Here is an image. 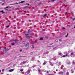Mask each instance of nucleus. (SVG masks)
Wrapping results in <instances>:
<instances>
[{
  "mask_svg": "<svg viewBox=\"0 0 75 75\" xmlns=\"http://www.w3.org/2000/svg\"><path fill=\"white\" fill-rule=\"evenodd\" d=\"M71 55H73V54H73V53H71Z\"/></svg>",
  "mask_w": 75,
  "mask_h": 75,
  "instance_id": "nucleus-20",
  "label": "nucleus"
},
{
  "mask_svg": "<svg viewBox=\"0 0 75 75\" xmlns=\"http://www.w3.org/2000/svg\"><path fill=\"white\" fill-rule=\"evenodd\" d=\"M63 29L64 30V29H65V28H63Z\"/></svg>",
  "mask_w": 75,
  "mask_h": 75,
  "instance_id": "nucleus-37",
  "label": "nucleus"
},
{
  "mask_svg": "<svg viewBox=\"0 0 75 75\" xmlns=\"http://www.w3.org/2000/svg\"><path fill=\"white\" fill-rule=\"evenodd\" d=\"M49 75H52V74H49Z\"/></svg>",
  "mask_w": 75,
  "mask_h": 75,
  "instance_id": "nucleus-28",
  "label": "nucleus"
},
{
  "mask_svg": "<svg viewBox=\"0 0 75 75\" xmlns=\"http://www.w3.org/2000/svg\"><path fill=\"white\" fill-rule=\"evenodd\" d=\"M16 4H18V3H16Z\"/></svg>",
  "mask_w": 75,
  "mask_h": 75,
  "instance_id": "nucleus-40",
  "label": "nucleus"
},
{
  "mask_svg": "<svg viewBox=\"0 0 75 75\" xmlns=\"http://www.w3.org/2000/svg\"><path fill=\"white\" fill-rule=\"evenodd\" d=\"M20 2L18 3V4H20Z\"/></svg>",
  "mask_w": 75,
  "mask_h": 75,
  "instance_id": "nucleus-50",
  "label": "nucleus"
},
{
  "mask_svg": "<svg viewBox=\"0 0 75 75\" xmlns=\"http://www.w3.org/2000/svg\"><path fill=\"white\" fill-rule=\"evenodd\" d=\"M47 17V14H45L43 16V17H44V18H45Z\"/></svg>",
  "mask_w": 75,
  "mask_h": 75,
  "instance_id": "nucleus-6",
  "label": "nucleus"
},
{
  "mask_svg": "<svg viewBox=\"0 0 75 75\" xmlns=\"http://www.w3.org/2000/svg\"><path fill=\"white\" fill-rule=\"evenodd\" d=\"M17 58V57H15V58Z\"/></svg>",
  "mask_w": 75,
  "mask_h": 75,
  "instance_id": "nucleus-44",
  "label": "nucleus"
},
{
  "mask_svg": "<svg viewBox=\"0 0 75 75\" xmlns=\"http://www.w3.org/2000/svg\"><path fill=\"white\" fill-rule=\"evenodd\" d=\"M24 12L25 13H26L27 12V11H25Z\"/></svg>",
  "mask_w": 75,
  "mask_h": 75,
  "instance_id": "nucleus-34",
  "label": "nucleus"
},
{
  "mask_svg": "<svg viewBox=\"0 0 75 75\" xmlns=\"http://www.w3.org/2000/svg\"><path fill=\"white\" fill-rule=\"evenodd\" d=\"M59 74H60V75H63L64 74V72L62 71H59Z\"/></svg>",
  "mask_w": 75,
  "mask_h": 75,
  "instance_id": "nucleus-3",
  "label": "nucleus"
},
{
  "mask_svg": "<svg viewBox=\"0 0 75 75\" xmlns=\"http://www.w3.org/2000/svg\"><path fill=\"white\" fill-rule=\"evenodd\" d=\"M4 11H0V12H2V13L3 14H4Z\"/></svg>",
  "mask_w": 75,
  "mask_h": 75,
  "instance_id": "nucleus-7",
  "label": "nucleus"
},
{
  "mask_svg": "<svg viewBox=\"0 0 75 75\" xmlns=\"http://www.w3.org/2000/svg\"><path fill=\"white\" fill-rule=\"evenodd\" d=\"M67 75H69V73L68 72H67Z\"/></svg>",
  "mask_w": 75,
  "mask_h": 75,
  "instance_id": "nucleus-18",
  "label": "nucleus"
},
{
  "mask_svg": "<svg viewBox=\"0 0 75 75\" xmlns=\"http://www.w3.org/2000/svg\"><path fill=\"white\" fill-rule=\"evenodd\" d=\"M45 64H45V62L43 63V64L44 65H45Z\"/></svg>",
  "mask_w": 75,
  "mask_h": 75,
  "instance_id": "nucleus-15",
  "label": "nucleus"
},
{
  "mask_svg": "<svg viewBox=\"0 0 75 75\" xmlns=\"http://www.w3.org/2000/svg\"><path fill=\"white\" fill-rule=\"evenodd\" d=\"M55 1V0H51V1L52 2H54Z\"/></svg>",
  "mask_w": 75,
  "mask_h": 75,
  "instance_id": "nucleus-12",
  "label": "nucleus"
},
{
  "mask_svg": "<svg viewBox=\"0 0 75 75\" xmlns=\"http://www.w3.org/2000/svg\"><path fill=\"white\" fill-rule=\"evenodd\" d=\"M25 46L27 48H28L29 47V44L28 43L27 44L25 45Z\"/></svg>",
  "mask_w": 75,
  "mask_h": 75,
  "instance_id": "nucleus-2",
  "label": "nucleus"
},
{
  "mask_svg": "<svg viewBox=\"0 0 75 75\" xmlns=\"http://www.w3.org/2000/svg\"><path fill=\"white\" fill-rule=\"evenodd\" d=\"M24 2H25V1H21V3H24Z\"/></svg>",
  "mask_w": 75,
  "mask_h": 75,
  "instance_id": "nucleus-9",
  "label": "nucleus"
},
{
  "mask_svg": "<svg viewBox=\"0 0 75 75\" xmlns=\"http://www.w3.org/2000/svg\"><path fill=\"white\" fill-rule=\"evenodd\" d=\"M62 57H65V55H63V56Z\"/></svg>",
  "mask_w": 75,
  "mask_h": 75,
  "instance_id": "nucleus-22",
  "label": "nucleus"
},
{
  "mask_svg": "<svg viewBox=\"0 0 75 75\" xmlns=\"http://www.w3.org/2000/svg\"><path fill=\"white\" fill-rule=\"evenodd\" d=\"M26 57L25 56H20L19 57V58H20V57Z\"/></svg>",
  "mask_w": 75,
  "mask_h": 75,
  "instance_id": "nucleus-8",
  "label": "nucleus"
},
{
  "mask_svg": "<svg viewBox=\"0 0 75 75\" xmlns=\"http://www.w3.org/2000/svg\"><path fill=\"white\" fill-rule=\"evenodd\" d=\"M30 44H34V43H33V42H30Z\"/></svg>",
  "mask_w": 75,
  "mask_h": 75,
  "instance_id": "nucleus-33",
  "label": "nucleus"
},
{
  "mask_svg": "<svg viewBox=\"0 0 75 75\" xmlns=\"http://www.w3.org/2000/svg\"><path fill=\"white\" fill-rule=\"evenodd\" d=\"M22 50H20V51H21H21H22Z\"/></svg>",
  "mask_w": 75,
  "mask_h": 75,
  "instance_id": "nucleus-29",
  "label": "nucleus"
},
{
  "mask_svg": "<svg viewBox=\"0 0 75 75\" xmlns=\"http://www.w3.org/2000/svg\"><path fill=\"white\" fill-rule=\"evenodd\" d=\"M49 53V52H48L47 53V52H46V54H48Z\"/></svg>",
  "mask_w": 75,
  "mask_h": 75,
  "instance_id": "nucleus-42",
  "label": "nucleus"
},
{
  "mask_svg": "<svg viewBox=\"0 0 75 75\" xmlns=\"http://www.w3.org/2000/svg\"><path fill=\"white\" fill-rule=\"evenodd\" d=\"M6 10H7V11H10V10H8V9H6Z\"/></svg>",
  "mask_w": 75,
  "mask_h": 75,
  "instance_id": "nucleus-21",
  "label": "nucleus"
},
{
  "mask_svg": "<svg viewBox=\"0 0 75 75\" xmlns=\"http://www.w3.org/2000/svg\"><path fill=\"white\" fill-rule=\"evenodd\" d=\"M10 5L11 6L12 5H13V4H10Z\"/></svg>",
  "mask_w": 75,
  "mask_h": 75,
  "instance_id": "nucleus-43",
  "label": "nucleus"
},
{
  "mask_svg": "<svg viewBox=\"0 0 75 75\" xmlns=\"http://www.w3.org/2000/svg\"><path fill=\"white\" fill-rule=\"evenodd\" d=\"M28 6H25V8H27L28 7Z\"/></svg>",
  "mask_w": 75,
  "mask_h": 75,
  "instance_id": "nucleus-23",
  "label": "nucleus"
},
{
  "mask_svg": "<svg viewBox=\"0 0 75 75\" xmlns=\"http://www.w3.org/2000/svg\"><path fill=\"white\" fill-rule=\"evenodd\" d=\"M40 70H38V71L39 72H40Z\"/></svg>",
  "mask_w": 75,
  "mask_h": 75,
  "instance_id": "nucleus-31",
  "label": "nucleus"
},
{
  "mask_svg": "<svg viewBox=\"0 0 75 75\" xmlns=\"http://www.w3.org/2000/svg\"><path fill=\"white\" fill-rule=\"evenodd\" d=\"M15 44V43H11V45H14Z\"/></svg>",
  "mask_w": 75,
  "mask_h": 75,
  "instance_id": "nucleus-11",
  "label": "nucleus"
},
{
  "mask_svg": "<svg viewBox=\"0 0 75 75\" xmlns=\"http://www.w3.org/2000/svg\"><path fill=\"white\" fill-rule=\"evenodd\" d=\"M59 41H61V39H59Z\"/></svg>",
  "mask_w": 75,
  "mask_h": 75,
  "instance_id": "nucleus-47",
  "label": "nucleus"
},
{
  "mask_svg": "<svg viewBox=\"0 0 75 75\" xmlns=\"http://www.w3.org/2000/svg\"><path fill=\"white\" fill-rule=\"evenodd\" d=\"M52 44H53V43H52L51 44H50V45H52Z\"/></svg>",
  "mask_w": 75,
  "mask_h": 75,
  "instance_id": "nucleus-45",
  "label": "nucleus"
},
{
  "mask_svg": "<svg viewBox=\"0 0 75 75\" xmlns=\"http://www.w3.org/2000/svg\"><path fill=\"white\" fill-rule=\"evenodd\" d=\"M15 44H17V41H15Z\"/></svg>",
  "mask_w": 75,
  "mask_h": 75,
  "instance_id": "nucleus-14",
  "label": "nucleus"
},
{
  "mask_svg": "<svg viewBox=\"0 0 75 75\" xmlns=\"http://www.w3.org/2000/svg\"><path fill=\"white\" fill-rule=\"evenodd\" d=\"M6 8H6H6H4L5 9H6Z\"/></svg>",
  "mask_w": 75,
  "mask_h": 75,
  "instance_id": "nucleus-48",
  "label": "nucleus"
},
{
  "mask_svg": "<svg viewBox=\"0 0 75 75\" xmlns=\"http://www.w3.org/2000/svg\"><path fill=\"white\" fill-rule=\"evenodd\" d=\"M47 47H51V46H47Z\"/></svg>",
  "mask_w": 75,
  "mask_h": 75,
  "instance_id": "nucleus-41",
  "label": "nucleus"
},
{
  "mask_svg": "<svg viewBox=\"0 0 75 75\" xmlns=\"http://www.w3.org/2000/svg\"><path fill=\"white\" fill-rule=\"evenodd\" d=\"M2 71H4V70H2Z\"/></svg>",
  "mask_w": 75,
  "mask_h": 75,
  "instance_id": "nucleus-46",
  "label": "nucleus"
},
{
  "mask_svg": "<svg viewBox=\"0 0 75 75\" xmlns=\"http://www.w3.org/2000/svg\"><path fill=\"white\" fill-rule=\"evenodd\" d=\"M6 28H8L9 27V25H7L6 26Z\"/></svg>",
  "mask_w": 75,
  "mask_h": 75,
  "instance_id": "nucleus-16",
  "label": "nucleus"
},
{
  "mask_svg": "<svg viewBox=\"0 0 75 75\" xmlns=\"http://www.w3.org/2000/svg\"><path fill=\"white\" fill-rule=\"evenodd\" d=\"M59 55H61V53H59Z\"/></svg>",
  "mask_w": 75,
  "mask_h": 75,
  "instance_id": "nucleus-25",
  "label": "nucleus"
},
{
  "mask_svg": "<svg viewBox=\"0 0 75 75\" xmlns=\"http://www.w3.org/2000/svg\"><path fill=\"white\" fill-rule=\"evenodd\" d=\"M64 1H66V0H64Z\"/></svg>",
  "mask_w": 75,
  "mask_h": 75,
  "instance_id": "nucleus-52",
  "label": "nucleus"
},
{
  "mask_svg": "<svg viewBox=\"0 0 75 75\" xmlns=\"http://www.w3.org/2000/svg\"><path fill=\"white\" fill-rule=\"evenodd\" d=\"M47 74H48V73H49L48 71H47Z\"/></svg>",
  "mask_w": 75,
  "mask_h": 75,
  "instance_id": "nucleus-26",
  "label": "nucleus"
},
{
  "mask_svg": "<svg viewBox=\"0 0 75 75\" xmlns=\"http://www.w3.org/2000/svg\"><path fill=\"white\" fill-rule=\"evenodd\" d=\"M56 41V42H58V39H56V40H55Z\"/></svg>",
  "mask_w": 75,
  "mask_h": 75,
  "instance_id": "nucleus-19",
  "label": "nucleus"
},
{
  "mask_svg": "<svg viewBox=\"0 0 75 75\" xmlns=\"http://www.w3.org/2000/svg\"><path fill=\"white\" fill-rule=\"evenodd\" d=\"M30 29H29L27 34H25L26 37L27 38L30 39V38H32V36L31 35V34L30 33Z\"/></svg>",
  "mask_w": 75,
  "mask_h": 75,
  "instance_id": "nucleus-1",
  "label": "nucleus"
},
{
  "mask_svg": "<svg viewBox=\"0 0 75 75\" xmlns=\"http://www.w3.org/2000/svg\"><path fill=\"white\" fill-rule=\"evenodd\" d=\"M57 69L56 70V71H57Z\"/></svg>",
  "mask_w": 75,
  "mask_h": 75,
  "instance_id": "nucleus-53",
  "label": "nucleus"
},
{
  "mask_svg": "<svg viewBox=\"0 0 75 75\" xmlns=\"http://www.w3.org/2000/svg\"><path fill=\"white\" fill-rule=\"evenodd\" d=\"M65 56H68V54H66V55H65Z\"/></svg>",
  "mask_w": 75,
  "mask_h": 75,
  "instance_id": "nucleus-27",
  "label": "nucleus"
},
{
  "mask_svg": "<svg viewBox=\"0 0 75 75\" xmlns=\"http://www.w3.org/2000/svg\"><path fill=\"white\" fill-rule=\"evenodd\" d=\"M32 47L33 48H34V45H32Z\"/></svg>",
  "mask_w": 75,
  "mask_h": 75,
  "instance_id": "nucleus-35",
  "label": "nucleus"
},
{
  "mask_svg": "<svg viewBox=\"0 0 75 75\" xmlns=\"http://www.w3.org/2000/svg\"><path fill=\"white\" fill-rule=\"evenodd\" d=\"M8 7H9L8 6H7V7H6V8H8Z\"/></svg>",
  "mask_w": 75,
  "mask_h": 75,
  "instance_id": "nucleus-38",
  "label": "nucleus"
},
{
  "mask_svg": "<svg viewBox=\"0 0 75 75\" xmlns=\"http://www.w3.org/2000/svg\"><path fill=\"white\" fill-rule=\"evenodd\" d=\"M7 75H9L8 74H7Z\"/></svg>",
  "mask_w": 75,
  "mask_h": 75,
  "instance_id": "nucleus-54",
  "label": "nucleus"
},
{
  "mask_svg": "<svg viewBox=\"0 0 75 75\" xmlns=\"http://www.w3.org/2000/svg\"><path fill=\"white\" fill-rule=\"evenodd\" d=\"M67 37H68V36H67V35L65 36V37H66V38H67Z\"/></svg>",
  "mask_w": 75,
  "mask_h": 75,
  "instance_id": "nucleus-30",
  "label": "nucleus"
},
{
  "mask_svg": "<svg viewBox=\"0 0 75 75\" xmlns=\"http://www.w3.org/2000/svg\"><path fill=\"white\" fill-rule=\"evenodd\" d=\"M4 50H6V48H5L4 50H2L3 51H4Z\"/></svg>",
  "mask_w": 75,
  "mask_h": 75,
  "instance_id": "nucleus-17",
  "label": "nucleus"
},
{
  "mask_svg": "<svg viewBox=\"0 0 75 75\" xmlns=\"http://www.w3.org/2000/svg\"><path fill=\"white\" fill-rule=\"evenodd\" d=\"M46 38H48V37H46Z\"/></svg>",
  "mask_w": 75,
  "mask_h": 75,
  "instance_id": "nucleus-51",
  "label": "nucleus"
},
{
  "mask_svg": "<svg viewBox=\"0 0 75 75\" xmlns=\"http://www.w3.org/2000/svg\"><path fill=\"white\" fill-rule=\"evenodd\" d=\"M26 4V5H30V4Z\"/></svg>",
  "mask_w": 75,
  "mask_h": 75,
  "instance_id": "nucleus-24",
  "label": "nucleus"
},
{
  "mask_svg": "<svg viewBox=\"0 0 75 75\" xmlns=\"http://www.w3.org/2000/svg\"><path fill=\"white\" fill-rule=\"evenodd\" d=\"M5 51L7 52V50H5Z\"/></svg>",
  "mask_w": 75,
  "mask_h": 75,
  "instance_id": "nucleus-36",
  "label": "nucleus"
},
{
  "mask_svg": "<svg viewBox=\"0 0 75 75\" xmlns=\"http://www.w3.org/2000/svg\"><path fill=\"white\" fill-rule=\"evenodd\" d=\"M14 71V69H11L9 70V72H12V71Z\"/></svg>",
  "mask_w": 75,
  "mask_h": 75,
  "instance_id": "nucleus-4",
  "label": "nucleus"
},
{
  "mask_svg": "<svg viewBox=\"0 0 75 75\" xmlns=\"http://www.w3.org/2000/svg\"><path fill=\"white\" fill-rule=\"evenodd\" d=\"M20 71H21V72H23V69H21Z\"/></svg>",
  "mask_w": 75,
  "mask_h": 75,
  "instance_id": "nucleus-13",
  "label": "nucleus"
},
{
  "mask_svg": "<svg viewBox=\"0 0 75 75\" xmlns=\"http://www.w3.org/2000/svg\"><path fill=\"white\" fill-rule=\"evenodd\" d=\"M74 28H75V26L74 27Z\"/></svg>",
  "mask_w": 75,
  "mask_h": 75,
  "instance_id": "nucleus-55",
  "label": "nucleus"
},
{
  "mask_svg": "<svg viewBox=\"0 0 75 75\" xmlns=\"http://www.w3.org/2000/svg\"><path fill=\"white\" fill-rule=\"evenodd\" d=\"M67 36H68V33H67Z\"/></svg>",
  "mask_w": 75,
  "mask_h": 75,
  "instance_id": "nucleus-39",
  "label": "nucleus"
},
{
  "mask_svg": "<svg viewBox=\"0 0 75 75\" xmlns=\"http://www.w3.org/2000/svg\"><path fill=\"white\" fill-rule=\"evenodd\" d=\"M1 70H0V73L1 72Z\"/></svg>",
  "mask_w": 75,
  "mask_h": 75,
  "instance_id": "nucleus-49",
  "label": "nucleus"
},
{
  "mask_svg": "<svg viewBox=\"0 0 75 75\" xmlns=\"http://www.w3.org/2000/svg\"><path fill=\"white\" fill-rule=\"evenodd\" d=\"M26 61H23L22 62V63H23V64H25L26 63Z\"/></svg>",
  "mask_w": 75,
  "mask_h": 75,
  "instance_id": "nucleus-5",
  "label": "nucleus"
},
{
  "mask_svg": "<svg viewBox=\"0 0 75 75\" xmlns=\"http://www.w3.org/2000/svg\"><path fill=\"white\" fill-rule=\"evenodd\" d=\"M75 18H74L73 19V20H75Z\"/></svg>",
  "mask_w": 75,
  "mask_h": 75,
  "instance_id": "nucleus-32",
  "label": "nucleus"
},
{
  "mask_svg": "<svg viewBox=\"0 0 75 75\" xmlns=\"http://www.w3.org/2000/svg\"><path fill=\"white\" fill-rule=\"evenodd\" d=\"M40 40H43V38H40Z\"/></svg>",
  "mask_w": 75,
  "mask_h": 75,
  "instance_id": "nucleus-10",
  "label": "nucleus"
}]
</instances>
